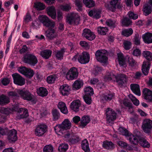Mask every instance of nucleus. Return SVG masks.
I'll return each mask as SVG.
<instances>
[{
  "label": "nucleus",
  "mask_w": 152,
  "mask_h": 152,
  "mask_svg": "<svg viewBox=\"0 0 152 152\" xmlns=\"http://www.w3.org/2000/svg\"><path fill=\"white\" fill-rule=\"evenodd\" d=\"M71 127V123L68 119H65L61 124H57L54 127L56 132L58 135L61 134L65 138L69 139L70 134L67 130L70 129Z\"/></svg>",
  "instance_id": "obj_1"
},
{
  "label": "nucleus",
  "mask_w": 152,
  "mask_h": 152,
  "mask_svg": "<svg viewBox=\"0 0 152 152\" xmlns=\"http://www.w3.org/2000/svg\"><path fill=\"white\" fill-rule=\"evenodd\" d=\"M39 21H34L32 23V27L34 29H37L39 28L40 22L42 23L44 26L49 28H54L55 25L54 22L51 21L46 16L42 15L39 17Z\"/></svg>",
  "instance_id": "obj_2"
},
{
  "label": "nucleus",
  "mask_w": 152,
  "mask_h": 152,
  "mask_svg": "<svg viewBox=\"0 0 152 152\" xmlns=\"http://www.w3.org/2000/svg\"><path fill=\"white\" fill-rule=\"evenodd\" d=\"M95 58L97 61L103 64L106 63L108 61V52L104 49L99 50L95 53Z\"/></svg>",
  "instance_id": "obj_3"
},
{
  "label": "nucleus",
  "mask_w": 152,
  "mask_h": 152,
  "mask_svg": "<svg viewBox=\"0 0 152 152\" xmlns=\"http://www.w3.org/2000/svg\"><path fill=\"white\" fill-rule=\"evenodd\" d=\"M80 17L75 13H71L66 17V22L70 25H77L80 23Z\"/></svg>",
  "instance_id": "obj_4"
},
{
  "label": "nucleus",
  "mask_w": 152,
  "mask_h": 152,
  "mask_svg": "<svg viewBox=\"0 0 152 152\" xmlns=\"http://www.w3.org/2000/svg\"><path fill=\"white\" fill-rule=\"evenodd\" d=\"M90 55L87 52L84 51L81 55H76L72 58L73 61H75L77 58L79 62L81 64L88 63L90 60Z\"/></svg>",
  "instance_id": "obj_5"
},
{
  "label": "nucleus",
  "mask_w": 152,
  "mask_h": 152,
  "mask_svg": "<svg viewBox=\"0 0 152 152\" xmlns=\"http://www.w3.org/2000/svg\"><path fill=\"white\" fill-rule=\"evenodd\" d=\"M105 114L107 121L110 123L115 120L116 118V113L110 108H107L105 110Z\"/></svg>",
  "instance_id": "obj_6"
},
{
  "label": "nucleus",
  "mask_w": 152,
  "mask_h": 152,
  "mask_svg": "<svg viewBox=\"0 0 152 152\" xmlns=\"http://www.w3.org/2000/svg\"><path fill=\"white\" fill-rule=\"evenodd\" d=\"M24 61L25 63L34 66L37 63L38 60L35 56L31 54L26 55L24 58Z\"/></svg>",
  "instance_id": "obj_7"
},
{
  "label": "nucleus",
  "mask_w": 152,
  "mask_h": 152,
  "mask_svg": "<svg viewBox=\"0 0 152 152\" xmlns=\"http://www.w3.org/2000/svg\"><path fill=\"white\" fill-rule=\"evenodd\" d=\"M47 126L45 124H40L36 126L35 129V134L38 137H41L46 132Z\"/></svg>",
  "instance_id": "obj_8"
},
{
  "label": "nucleus",
  "mask_w": 152,
  "mask_h": 152,
  "mask_svg": "<svg viewBox=\"0 0 152 152\" xmlns=\"http://www.w3.org/2000/svg\"><path fill=\"white\" fill-rule=\"evenodd\" d=\"M18 93L20 97L24 100L32 101L34 96L28 91L19 89L18 91Z\"/></svg>",
  "instance_id": "obj_9"
},
{
  "label": "nucleus",
  "mask_w": 152,
  "mask_h": 152,
  "mask_svg": "<svg viewBox=\"0 0 152 152\" xmlns=\"http://www.w3.org/2000/svg\"><path fill=\"white\" fill-rule=\"evenodd\" d=\"M142 128L145 133H149L152 129V121L149 119H145L143 121Z\"/></svg>",
  "instance_id": "obj_10"
},
{
  "label": "nucleus",
  "mask_w": 152,
  "mask_h": 152,
  "mask_svg": "<svg viewBox=\"0 0 152 152\" xmlns=\"http://www.w3.org/2000/svg\"><path fill=\"white\" fill-rule=\"evenodd\" d=\"M121 0H111L109 4H106L105 7L108 10L114 12L115 11L116 7H120Z\"/></svg>",
  "instance_id": "obj_11"
},
{
  "label": "nucleus",
  "mask_w": 152,
  "mask_h": 152,
  "mask_svg": "<svg viewBox=\"0 0 152 152\" xmlns=\"http://www.w3.org/2000/svg\"><path fill=\"white\" fill-rule=\"evenodd\" d=\"M78 72L77 69L75 67L71 68L66 74V78L69 80H73L78 77Z\"/></svg>",
  "instance_id": "obj_12"
},
{
  "label": "nucleus",
  "mask_w": 152,
  "mask_h": 152,
  "mask_svg": "<svg viewBox=\"0 0 152 152\" xmlns=\"http://www.w3.org/2000/svg\"><path fill=\"white\" fill-rule=\"evenodd\" d=\"M82 36L89 41H92L95 39V35L91 30L88 28H86L83 30Z\"/></svg>",
  "instance_id": "obj_13"
},
{
  "label": "nucleus",
  "mask_w": 152,
  "mask_h": 152,
  "mask_svg": "<svg viewBox=\"0 0 152 152\" xmlns=\"http://www.w3.org/2000/svg\"><path fill=\"white\" fill-rule=\"evenodd\" d=\"M15 84L20 86H22L25 84V79L20 75L18 73H15L12 75Z\"/></svg>",
  "instance_id": "obj_14"
},
{
  "label": "nucleus",
  "mask_w": 152,
  "mask_h": 152,
  "mask_svg": "<svg viewBox=\"0 0 152 152\" xmlns=\"http://www.w3.org/2000/svg\"><path fill=\"white\" fill-rule=\"evenodd\" d=\"M17 134V131L14 129L9 131L7 134V139L9 142H14L17 140L18 137Z\"/></svg>",
  "instance_id": "obj_15"
},
{
  "label": "nucleus",
  "mask_w": 152,
  "mask_h": 152,
  "mask_svg": "<svg viewBox=\"0 0 152 152\" xmlns=\"http://www.w3.org/2000/svg\"><path fill=\"white\" fill-rule=\"evenodd\" d=\"M142 10L144 15L147 16L150 14L152 11V0H149L148 4H145L143 7Z\"/></svg>",
  "instance_id": "obj_16"
},
{
  "label": "nucleus",
  "mask_w": 152,
  "mask_h": 152,
  "mask_svg": "<svg viewBox=\"0 0 152 152\" xmlns=\"http://www.w3.org/2000/svg\"><path fill=\"white\" fill-rule=\"evenodd\" d=\"M18 112L19 114L16 117V119L18 120L26 118L28 116V110L25 108H20Z\"/></svg>",
  "instance_id": "obj_17"
},
{
  "label": "nucleus",
  "mask_w": 152,
  "mask_h": 152,
  "mask_svg": "<svg viewBox=\"0 0 152 152\" xmlns=\"http://www.w3.org/2000/svg\"><path fill=\"white\" fill-rule=\"evenodd\" d=\"M59 89L62 95H68L70 91L71 87L67 84H64L60 86Z\"/></svg>",
  "instance_id": "obj_18"
},
{
  "label": "nucleus",
  "mask_w": 152,
  "mask_h": 152,
  "mask_svg": "<svg viewBox=\"0 0 152 152\" xmlns=\"http://www.w3.org/2000/svg\"><path fill=\"white\" fill-rule=\"evenodd\" d=\"M126 75L124 74H120L117 78V82L120 87L123 86L126 82Z\"/></svg>",
  "instance_id": "obj_19"
},
{
  "label": "nucleus",
  "mask_w": 152,
  "mask_h": 152,
  "mask_svg": "<svg viewBox=\"0 0 152 152\" xmlns=\"http://www.w3.org/2000/svg\"><path fill=\"white\" fill-rule=\"evenodd\" d=\"M90 117L88 115H84L80 119V126L82 128H84L90 122Z\"/></svg>",
  "instance_id": "obj_20"
},
{
  "label": "nucleus",
  "mask_w": 152,
  "mask_h": 152,
  "mask_svg": "<svg viewBox=\"0 0 152 152\" xmlns=\"http://www.w3.org/2000/svg\"><path fill=\"white\" fill-rule=\"evenodd\" d=\"M57 35L55 30L53 28H49L46 32V36L50 39L56 38Z\"/></svg>",
  "instance_id": "obj_21"
},
{
  "label": "nucleus",
  "mask_w": 152,
  "mask_h": 152,
  "mask_svg": "<svg viewBox=\"0 0 152 152\" xmlns=\"http://www.w3.org/2000/svg\"><path fill=\"white\" fill-rule=\"evenodd\" d=\"M80 104L81 103L79 100H74L71 103L70 108L74 111L78 112L79 110Z\"/></svg>",
  "instance_id": "obj_22"
},
{
  "label": "nucleus",
  "mask_w": 152,
  "mask_h": 152,
  "mask_svg": "<svg viewBox=\"0 0 152 152\" xmlns=\"http://www.w3.org/2000/svg\"><path fill=\"white\" fill-rule=\"evenodd\" d=\"M150 63L149 62L144 61L142 66V71L143 74L147 75L148 73L150 67Z\"/></svg>",
  "instance_id": "obj_23"
},
{
  "label": "nucleus",
  "mask_w": 152,
  "mask_h": 152,
  "mask_svg": "<svg viewBox=\"0 0 152 152\" xmlns=\"http://www.w3.org/2000/svg\"><path fill=\"white\" fill-rule=\"evenodd\" d=\"M144 98L149 101H152V91L147 88H145L143 91Z\"/></svg>",
  "instance_id": "obj_24"
},
{
  "label": "nucleus",
  "mask_w": 152,
  "mask_h": 152,
  "mask_svg": "<svg viewBox=\"0 0 152 152\" xmlns=\"http://www.w3.org/2000/svg\"><path fill=\"white\" fill-rule=\"evenodd\" d=\"M101 11L99 10H93L90 11L88 14L90 17H92L93 18L98 19L101 17Z\"/></svg>",
  "instance_id": "obj_25"
},
{
  "label": "nucleus",
  "mask_w": 152,
  "mask_h": 152,
  "mask_svg": "<svg viewBox=\"0 0 152 152\" xmlns=\"http://www.w3.org/2000/svg\"><path fill=\"white\" fill-rule=\"evenodd\" d=\"M130 88L132 91L135 94L138 96L141 95L140 86L138 84H131L130 86Z\"/></svg>",
  "instance_id": "obj_26"
},
{
  "label": "nucleus",
  "mask_w": 152,
  "mask_h": 152,
  "mask_svg": "<svg viewBox=\"0 0 152 152\" xmlns=\"http://www.w3.org/2000/svg\"><path fill=\"white\" fill-rule=\"evenodd\" d=\"M47 11L48 15L53 19H55L56 16V12L55 7L50 6L47 8Z\"/></svg>",
  "instance_id": "obj_27"
},
{
  "label": "nucleus",
  "mask_w": 152,
  "mask_h": 152,
  "mask_svg": "<svg viewBox=\"0 0 152 152\" xmlns=\"http://www.w3.org/2000/svg\"><path fill=\"white\" fill-rule=\"evenodd\" d=\"M142 37L145 43H152V33H147L143 35Z\"/></svg>",
  "instance_id": "obj_28"
},
{
  "label": "nucleus",
  "mask_w": 152,
  "mask_h": 152,
  "mask_svg": "<svg viewBox=\"0 0 152 152\" xmlns=\"http://www.w3.org/2000/svg\"><path fill=\"white\" fill-rule=\"evenodd\" d=\"M37 93L38 95L42 97L46 96L48 94L47 89L44 87H40L37 89Z\"/></svg>",
  "instance_id": "obj_29"
},
{
  "label": "nucleus",
  "mask_w": 152,
  "mask_h": 152,
  "mask_svg": "<svg viewBox=\"0 0 152 152\" xmlns=\"http://www.w3.org/2000/svg\"><path fill=\"white\" fill-rule=\"evenodd\" d=\"M58 107L61 111L64 114L68 113V110L66 104L64 102H59Z\"/></svg>",
  "instance_id": "obj_30"
},
{
  "label": "nucleus",
  "mask_w": 152,
  "mask_h": 152,
  "mask_svg": "<svg viewBox=\"0 0 152 152\" xmlns=\"http://www.w3.org/2000/svg\"><path fill=\"white\" fill-rule=\"evenodd\" d=\"M10 102L9 97L4 94H2L0 96V104L5 105Z\"/></svg>",
  "instance_id": "obj_31"
},
{
  "label": "nucleus",
  "mask_w": 152,
  "mask_h": 152,
  "mask_svg": "<svg viewBox=\"0 0 152 152\" xmlns=\"http://www.w3.org/2000/svg\"><path fill=\"white\" fill-rule=\"evenodd\" d=\"M103 147L105 149L108 150H112L114 148V144L111 141H106L103 142Z\"/></svg>",
  "instance_id": "obj_32"
},
{
  "label": "nucleus",
  "mask_w": 152,
  "mask_h": 152,
  "mask_svg": "<svg viewBox=\"0 0 152 152\" xmlns=\"http://www.w3.org/2000/svg\"><path fill=\"white\" fill-rule=\"evenodd\" d=\"M52 54L51 50H42L40 52V56L45 59H48L51 56Z\"/></svg>",
  "instance_id": "obj_33"
},
{
  "label": "nucleus",
  "mask_w": 152,
  "mask_h": 152,
  "mask_svg": "<svg viewBox=\"0 0 152 152\" xmlns=\"http://www.w3.org/2000/svg\"><path fill=\"white\" fill-rule=\"evenodd\" d=\"M129 137V140L131 144L134 145L137 144L139 142L138 137L137 136H134L132 134H130L128 136Z\"/></svg>",
  "instance_id": "obj_34"
},
{
  "label": "nucleus",
  "mask_w": 152,
  "mask_h": 152,
  "mask_svg": "<svg viewBox=\"0 0 152 152\" xmlns=\"http://www.w3.org/2000/svg\"><path fill=\"white\" fill-rule=\"evenodd\" d=\"M81 145L82 149L85 152H90V149L89 147L88 142L86 139H85L83 140Z\"/></svg>",
  "instance_id": "obj_35"
},
{
  "label": "nucleus",
  "mask_w": 152,
  "mask_h": 152,
  "mask_svg": "<svg viewBox=\"0 0 152 152\" xmlns=\"http://www.w3.org/2000/svg\"><path fill=\"white\" fill-rule=\"evenodd\" d=\"M83 82L82 80H77L73 84V88L74 90H77L83 86Z\"/></svg>",
  "instance_id": "obj_36"
},
{
  "label": "nucleus",
  "mask_w": 152,
  "mask_h": 152,
  "mask_svg": "<svg viewBox=\"0 0 152 152\" xmlns=\"http://www.w3.org/2000/svg\"><path fill=\"white\" fill-rule=\"evenodd\" d=\"M51 113L52 115V119L53 121H57L60 118V113L57 110H52Z\"/></svg>",
  "instance_id": "obj_37"
},
{
  "label": "nucleus",
  "mask_w": 152,
  "mask_h": 152,
  "mask_svg": "<svg viewBox=\"0 0 152 152\" xmlns=\"http://www.w3.org/2000/svg\"><path fill=\"white\" fill-rule=\"evenodd\" d=\"M84 94L83 96H91L94 94L93 89L90 86L87 87L84 89Z\"/></svg>",
  "instance_id": "obj_38"
},
{
  "label": "nucleus",
  "mask_w": 152,
  "mask_h": 152,
  "mask_svg": "<svg viewBox=\"0 0 152 152\" xmlns=\"http://www.w3.org/2000/svg\"><path fill=\"white\" fill-rule=\"evenodd\" d=\"M106 24L111 28H114L118 24L117 21L114 19H108L106 21Z\"/></svg>",
  "instance_id": "obj_39"
},
{
  "label": "nucleus",
  "mask_w": 152,
  "mask_h": 152,
  "mask_svg": "<svg viewBox=\"0 0 152 152\" xmlns=\"http://www.w3.org/2000/svg\"><path fill=\"white\" fill-rule=\"evenodd\" d=\"M71 6L70 4H66L61 5L59 6V8L63 11L68 12L71 9Z\"/></svg>",
  "instance_id": "obj_40"
},
{
  "label": "nucleus",
  "mask_w": 152,
  "mask_h": 152,
  "mask_svg": "<svg viewBox=\"0 0 152 152\" xmlns=\"http://www.w3.org/2000/svg\"><path fill=\"white\" fill-rule=\"evenodd\" d=\"M133 33V30L131 28L125 29L123 30L121 33L124 36L128 37L131 35Z\"/></svg>",
  "instance_id": "obj_41"
},
{
  "label": "nucleus",
  "mask_w": 152,
  "mask_h": 152,
  "mask_svg": "<svg viewBox=\"0 0 152 152\" xmlns=\"http://www.w3.org/2000/svg\"><path fill=\"white\" fill-rule=\"evenodd\" d=\"M121 25L123 26H127L132 24V21L128 18H124L121 21Z\"/></svg>",
  "instance_id": "obj_42"
},
{
  "label": "nucleus",
  "mask_w": 152,
  "mask_h": 152,
  "mask_svg": "<svg viewBox=\"0 0 152 152\" xmlns=\"http://www.w3.org/2000/svg\"><path fill=\"white\" fill-rule=\"evenodd\" d=\"M139 143L140 145L143 147L148 148L150 146V144L148 142L143 138L139 139Z\"/></svg>",
  "instance_id": "obj_43"
},
{
  "label": "nucleus",
  "mask_w": 152,
  "mask_h": 152,
  "mask_svg": "<svg viewBox=\"0 0 152 152\" xmlns=\"http://www.w3.org/2000/svg\"><path fill=\"white\" fill-rule=\"evenodd\" d=\"M108 31L107 27H99L97 28V32L99 34L105 35Z\"/></svg>",
  "instance_id": "obj_44"
},
{
  "label": "nucleus",
  "mask_w": 152,
  "mask_h": 152,
  "mask_svg": "<svg viewBox=\"0 0 152 152\" xmlns=\"http://www.w3.org/2000/svg\"><path fill=\"white\" fill-rule=\"evenodd\" d=\"M116 78V76L112 72H108L104 77L106 81H110Z\"/></svg>",
  "instance_id": "obj_45"
},
{
  "label": "nucleus",
  "mask_w": 152,
  "mask_h": 152,
  "mask_svg": "<svg viewBox=\"0 0 152 152\" xmlns=\"http://www.w3.org/2000/svg\"><path fill=\"white\" fill-rule=\"evenodd\" d=\"M83 2L86 6L88 8L93 7L95 5L94 1L93 0H83Z\"/></svg>",
  "instance_id": "obj_46"
},
{
  "label": "nucleus",
  "mask_w": 152,
  "mask_h": 152,
  "mask_svg": "<svg viewBox=\"0 0 152 152\" xmlns=\"http://www.w3.org/2000/svg\"><path fill=\"white\" fill-rule=\"evenodd\" d=\"M144 57L147 60L151 61L152 60V53L148 51H145L142 53Z\"/></svg>",
  "instance_id": "obj_47"
},
{
  "label": "nucleus",
  "mask_w": 152,
  "mask_h": 152,
  "mask_svg": "<svg viewBox=\"0 0 152 152\" xmlns=\"http://www.w3.org/2000/svg\"><path fill=\"white\" fill-rule=\"evenodd\" d=\"M64 51L63 50L57 51L56 52V56L58 60H61L63 58Z\"/></svg>",
  "instance_id": "obj_48"
},
{
  "label": "nucleus",
  "mask_w": 152,
  "mask_h": 152,
  "mask_svg": "<svg viewBox=\"0 0 152 152\" xmlns=\"http://www.w3.org/2000/svg\"><path fill=\"white\" fill-rule=\"evenodd\" d=\"M34 7L37 10H41L44 9L45 7V5L42 3L37 2L34 4Z\"/></svg>",
  "instance_id": "obj_49"
},
{
  "label": "nucleus",
  "mask_w": 152,
  "mask_h": 152,
  "mask_svg": "<svg viewBox=\"0 0 152 152\" xmlns=\"http://www.w3.org/2000/svg\"><path fill=\"white\" fill-rule=\"evenodd\" d=\"M68 148V145L66 143H62L59 146L58 150L61 152H65Z\"/></svg>",
  "instance_id": "obj_50"
},
{
  "label": "nucleus",
  "mask_w": 152,
  "mask_h": 152,
  "mask_svg": "<svg viewBox=\"0 0 152 152\" xmlns=\"http://www.w3.org/2000/svg\"><path fill=\"white\" fill-rule=\"evenodd\" d=\"M114 94L110 93L109 94L104 95L103 98L106 101H110L114 98Z\"/></svg>",
  "instance_id": "obj_51"
},
{
  "label": "nucleus",
  "mask_w": 152,
  "mask_h": 152,
  "mask_svg": "<svg viewBox=\"0 0 152 152\" xmlns=\"http://www.w3.org/2000/svg\"><path fill=\"white\" fill-rule=\"evenodd\" d=\"M128 96L133 104L136 106H138L140 104L139 101L133 95L129 94Z\"/></svg>",
  "instance_id": "obj_52"
},
{
  "label": "nucleus",
  "mask_w": 152,
  "mask_h": 152,
  "mask_svg": "<svg viewBox=\"0 0 152 152\" xmlns=\"http://www.w3.org/2000/svg\"><path fill=\"white\" fill-rule=\"evenodd\" d=\"M141 39V36H140L139 34H136L134 36L133 38V41L134 44L137 45H139L140 44V39Z\"/></svg>",
  "instance_id": "obj_53"
},
{
  "label": "nucleus",
  "mask_w": 152,
  "mask_h": 152,
  "mask_svg": "<svg viewBox=\"0 0 152 152\" xmlns=\"http://www.w3.org/2000/svg\"><path fill=\"white\" fill-rule=\"evenodd\" d=\"M34 74V71L31 69L27 68L25 75L26 77L31 78L32 77Z\"/></svg>",
  "instance_id": "obj_54"
},
{
  "label": "nucleus",
  "mask_w": 152,
  "mask_h": 152,
  "mask_svg": "<svg viewBox=\"0 0 152 152\" xmlns=\"http://www.w3.org/2000/svg\"><path fill=\"white\" fill-rule=\"evenodd\" d=\"M56 79V76L55 75H50L48 76L47 78V82L49 84L54 83Z\"/></svg>",
  "instance_id": "obj_55"
},
{
  "label": "nucleus",
  "mask_w": 152,
  "mask_h": 152,
  "mask_svg": "<svg viewBox=\"0 0 152 152\" xmlns=\"http://www.w3.org/2000/svg\"><path fill=\"white\" fill-rule=\"evenodd\" d=\"M128 62L129 66L133 67L137 65V62L131 57L128 58Z\"/></svg>",
  "instance_id": "obj_56"
},
{
  "label": "nucleus",
  "mask_w": 152,
  "mask_h": 152,
  "mask_svg": "<svg viewBox=\"0 0 152 152\" xmlns=\"http://www.w3.org/2000/svg\"><path fill=\"white\" fill-rule=\"evenodd\" d=\"M118 131L120 133L123 135L128 136L129 135L128 131L124 127H120L118 129Z\"/></svg>",
  "instance_id": "obj_57"
},
{
  "label": "nucleus",
  "mask_w": 152,
  "mask_h": 152,
  "mask_svg": "<svg viewBox=\"0 0 152 152\" xmlns=\"http://www.w3.org/2000/svg\"><path fill=\"white\" fill-rule=\"evenodd\" d=\"M43 152H53V148L51 145L45 146L43 149Z\"/></svg>",
  "instance_id": "obj_58"
},
{
  "label": "nucleus",
  "mask_w": 152,
  "mask_h": 152,
  "mask_svg": "<svg viewBox=\"0 0 152 152\" xmlns=\"http://www.w3.org/2000/svg\"><path fill=\"white\" fill-rule=\"evenodd\" d=\"M132 43L128 41H125L123 43L124 47L126 50H129L131 47Z\"/></svg>",
  "instance_id": "obj_59"
},
{
  "label": "nucleus",
  "mask_w": 152,
  "mask_h": 152,
  "mask_svg": "<svg viewBox=\"0 0 152 152\" xmlns=\"http://www.w3.org/2000/svg\"><path fill=\"white\" fill-rule=\"evenodd\" d=\"M82 1L80 0H76L75 4V5L78 8L77 9V10L79 11H81L82 10Z\"/></svg>",
  "instance_id": "obj_60"
},
{
  "label": "nucleus",
  "mask_w": 152,
  "mask_h": 152,
  "mask_svg": "<svg viewBox=\"0 0 152 152\" xmlns=\"http://www.w3.org/2000/svg\"><path fill=\"white\" fill-rule=\"evenodd\" d=\"M80 45L86 49H89L90 46L88 43L84 41H81L80 42Z\"/></svg>",
  "instance_id": "obj_61"
},
{
  "label": "nucleus",
  "mask_w": 152,
  "mask_h": 152,
  "mask_svg": "<svg viewBox=\"0 0 152 152\" xmlns=\"http://www.w3.org/2000/svg\"><path fill=\"white\" fill-rule=\"evenodd\" d=\"M91 96H83V99L85 102L88 104H91L92 102Z\"/></svg>",
  "instance_id": "obj_62"
},
{
  "label": "nucleus",
  "mask_w": 152,
  "mask_h": 152,
  "mask_svg": "<svg viewBox=\"0 0 152 152\" xmlns=\"http://www.w3.org/2000/svg\"><path fill=\"white\" fill-rule=\"evenodd\" d=\"M128 14L130 18L133 20H136L138 18V16L137 14H134L132 12H129Z\"/></svg>",
  "instance_id": "obj_63"
},
{
  "label": "nucleus",
  "mask_w": 152,
  "mask_h": 152,
  "mask_svg": "<svg viewBox=\"0 0 152 152\" xmlns=\"http://www.w3.org/2000/svg\"><path fill=\"white\" fill-rule=\"evenodd\" d=\"M24 21L26 23H28L31 21V17L30 13L28 12L23 18Z\"/></svg>",
  "instance_id": "obj_64"
}]
</instances>
